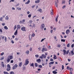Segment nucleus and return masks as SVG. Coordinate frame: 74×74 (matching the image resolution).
Instances as JSON below:
<instances>
[{
    "label": "nucleus",
    "mask_w": 74,
    "mask_h": 74,
    "mask_svg": "<svg viewBox=\"0 0 74 74\" xmlns=\"http://www.w3.org/2000/svg\"><path fill=\"white\" fill-rule=\"evenodd\" d=\"M44 27H45V25L44 24H42L41 25L40 29L42 30H43Z\"/></svg>",
    "instance_id": "nucleus-2"
},
{
    "label": "nucleus",
    "mask_w": 74,
    "mask_h": 74,
    "mask_svg": "<svg viewBox=\"0 0 74 74\" xmlns=\"http://www.w3.org/2000/svg\"><path fill=\"white\" fill-rule=\"evenodd\" d=\"M70 32V29H67L66 31V34H69V32Z\"/></svg>",
    "instance_id": "nucleus-11"
},
{
    "label": "nucleus",
    "mask_w": 74,
    "mask_h": 74,
    "mask_svg": "<svg viewBox=\"0 0 74 74\" xmlns=\"http://www.w3.org/2000/svg\"><path fill=\"white\" fill-rule=\"evenodd\" d=\"M42 56H40V59H43V58H44V54H42Z\"/></svg>",
    "instance_id": "nucleus-17"
},
{
    "label": "nucleus",
    "mask_w": 74,
    "mask_h": 74,
    "mask_svg": "<svg viewBox=\"0 0 74 74\" xmlns=\"http://www.w3.org/2000/svg\"><path fill=\"white\" fill-rule=\"evenodd\" d=\"M2 26H4L5 25V23H3L2 24Z\"/></svg>",
    "instance_id": "nucleus-37"
},
{
    "label": "nucleus",
    "mask_w": 74,
    "mask_h": 74,
    "mask_svg": "<svg viewBox=\"0 0 74 74\" xmlns=\"http://www.w3.org/2000/svg\"><path fill=\"white\" fill-rule=\"evenodd\" d=\"M70 47V43H69L67 45V47Z\"/></svg>",
    "instance_id": "nucleus-52"
},
{
    "label": "nucleus",
    "mask_w": 74,
    "mask_h": 74,
    "mask_svg": "<svg viewBox=\"0 0 74 74\" xmlns=\"http://www.w3.org/2000/svg\"><path fill=\"white\" fill-rule=\"evenodd\" d=\"M63 52L64 54L63 55H66V51L65 49H64L63 50Z\"/></svg>",
    "instance_id": "nucleus-18"
},
{
    "label": "nucleus",
    "mask_w": 74,
    "mask_h": 74,
    "mask_svg": "<svg viewBox=\"0 0 74 74\" xmlns=\"http://www.w3.org/2000/svg\"><path fill=\"white\" fill-rule=\"evenodd\" d=\"M40 0H38L35 1V3H40Z\"/></svg>",
    "instance_id": "nucleus-16"
},
{
    "label": "nucleus",
    "mask_w": 74,
    "mask_h": 74,
    "mask_svg": "<svg viewBox=\"0 0 74 74\" xmlns=\"http://www.w3.org/2000/svg\"><path fill=\"white\" fill-rule=\"evenodd\" d=\"M69 69H70V71H73V69L72 68H69Z\"/></svg>",
    "instance_id": "nucleus-36"
},
{
    "label": "nucleus",
    "mask_w": 74,
    "mask_h": 74,
    "mask_svg": "<svg viewBox=\"0 0 74 74\" xmlns=\"http://www.w3.org/2000/svg\"><path fill=\"white\" fill-rule=\"evenodd\" d=\"M29 59H26L25 60V66H26L28 64H29Z\"/></svg>",
    "instance_id": "nucleus-1"
},
{
    "label": "nucleus",
    "mask_w": 74,
    "mask_h": 74,
    "mask_svg": "<svg viewBox=\"0 0 74 74\" xmlns=\"http://www.w3.org/2000/svg\"><path fill=\"white\" fill-rule=\"evenodd\" d=\"M4 59V57H2V58H1L0 60H3Z\"/></svg>",
    "instance_id": "nucleus-48"
},
{
    "label": "nucleus",
    "mask_w": 74,
    "mask_h": 74,
    "mask_svg": "<svg viewBox=\"0 0 74 74\" xmlns=\"http://www.w3.org/2000/svg\"><path fill=\"white\" fill-rule=\"evenodd\" d=\"M53 32V30L51 29V30L50 31L51 33H52Z\"/></svg>",
    "instance_id": "nucleus-59"
},
{
    "label": "nucleus",
    "mask_w": 74,
    "mask_h": 74,
    "mask_svg": "<svg viewBox=\"0 0 74 74\" xmlns=\"http://www.w3.org/2000/svg\"><path fill=\"white\" fill-rule=\"evenodd\" d=\"M14 34L15 36H17L18 35V30H16V32H14Z\"/></svg>",
    "instance_id": "nucleus-8"
},
{
    "label": "nucleus",
    "mask_w": 74,
    "mask_h": 74,
    "mask_svg": "<svg viewBox=\"0 0 74 74\" xmlns=\"http://www.w3.org/2000/svg\"><path fill=\"white\" fill-rule=\"evenodd\" d=\"M3 28L4 29H5V30H8V28L7 26H5Z\"/></svg>",
    "instance_id": "nucleus-15"
},
{
    "label": "nucleus",
    "mask_w": 74,
    "mask_h": 74,
    "mask_svg": "<svg viewBox=\"0 0 74 74\" xmlns=\"http://www.w3.org/2000/svg\"><path fill=\"white\" fill-rule=\"evenodd\" d=\"M37 61L39 63H40V62H41V59H39L37 60Z\"/></svg>",
    "instance_id": "nucleus-12"
},
{
    "label": "nucleus",
    "mask_w": 74,
    "mask_h": 74,
    "mask_svg": "<svg viewBox=\"0 0 74 74\" xmlns=\"http://www.w3.org/2000/svg\"><path fill=\"white\" fill-rule=\"evenodd\" d=\"M54 63V62H50L49 63V64L50 65V64H53Z\"/></svg>",
    "instance_id": "nucleus-23"
},
{
    "label": "nucleus",
    "mask_w": 74,
    "mask_h": 74,
    "mask_svg": "<svg viewBox=\"0 0 74 74\" xmlns=\"http://www.w3.org/2000/svg\"><path fill=\"white\" fill-rule=\"evenodd\" d=\"M5 19L6 20H7L8 21V19H9V18H8V16H7L5 17Z\"/></svg>",
    "instance_id": "nucleus-21"
},
{
    "label": "nucleus",
    "mask_w": 74,
    "mask_h": 74,
    "mask_svg": "<svg viewBox=\"0 0 74 74\" xmlns=\"http://www.w3.org/2000/svg\"><path fill=\"white\" fill-rule=\"evenodd\" d=\"M57 58V57H56V56L55 55H54V57H53V59L55 60V59H56Z\"/></svg>",
    "instance_id": "nucleus-24"
},
{
    "label": "nucleus",
    "mask_w": 74,
    "mask_h": 74,
    "mask_svg": "<svg viewBox=\"0 0 74 74\" xmlns=\"http://www.w3.org/2000/svg\"><path fill=\"white\" fill-rule=\"evenodd\" d=\"M62 4H64L65 3V1L64 0H63L62 1Z\"/></svg>",
    "instance_id": "nucleus-44"
},
{
    "label": "nucleus",
    "mask_w": 74,
    "mask_h": 74,
    "mask_svg": "<svg viewBox=\"0 0 74 74\" xmlns=\"http://www.w3.org/2000/svg\"><path fill=\"white\" fill-rule=\"evenodd\" d=\"M38 11L40 13H42V9L41 8H40L38 10Z\"/></svg>",
    "instance_id": "nucleus-7"
},
{
    "label": "nucleus",
    "mask_w": 74,
    "mask_h": 74,
    "mask_svg": "<svg viewBox=\"0 0 74 74\" xmlns=\"http://www.w3.org/2000/svg\"><path fill=\"white\" fill-rule=\"evenodd\" d=\"M28 18H31V16H32V15L31 14H29L28 15Z\"/></svg>",
    "instance_id": "nucleus-43"
},
{
    "label": "nucleus",
    "mask_w": 74,
    "mask_h": 74,
    "mask_svg": "<svg viewBox=\"0 0 74 74\" xmlns=\"http://www.w3.org/2000/svg\"><path fill=\"white\" fill-rule=\"evenodd\" d=\"M30 0H28L27 2H26L25 3V4H28L30 3Z\"/></svg>",
    "instance_id": "nucleus-13"
},
{
    "label": "nucleus",
    "mask_w": 74,
    "mask_h": 74,
    "mask_svg": "<svg viewBox=\"0 0 74 74\" xmlns=\"http://www.w3.org/2000/svg\"><path fill=\"white\" fill-rule=\"evenodd\" d=\"M62 70H64V65H62Z\"/></svg>",
    "instance_id": "nucleus-54"
},
{
    "label": "nucleus",
    "mask_w": 74,
    "mask_h": 74,
    "mask_svg": "<svg viewBox=\"0 0 74 74\" xmlns=\"http://www.w3.org/2000/svg\"><path fill=\"white\" fill-rule=\"evenodd\" d=\"M26 28L25 27H23L21 28V30L22 31L25 32L26 30H25Z\"/></svg>",
    "instance_id": "nucleus-6"
},
{
    "label": "nucleus",
    "mask_w": 74,
    "mask_h": 74,
    "mask_svg": "<svg viewBox=\"0 0 74 74\" xmlns=\"http://www.w3.org/2000/svg\"><path fill=\"white\" fill-rule=\"evenodd\" d=\"M4 40H5V42H7V37H5Z\"/></svg>",
    "instance_id": "nucleus-42"
},
{
    "label": "nucleus",
    "mask_w": 74,
    "mask_h": 74,
    "mask_svg": "<svg viewBox=\"0 0 74 74\" xmlns=\"http://www.w3.org/2000/svg\"><path fill=\"white\" fill-rule=\"evenodd\" d=\"M25 53H26V54H29V51H27L26 52H25Z\"/></svg>",
    "instance_id": "nucleus-26"
},
{
    "label": "nucleus",
    "mask_w": 74,
    "mask_h": 74,
    "mask_svg": "<svg viewBox=\"0 0 74 74\" xmlns=\"http://www.w3.org/2000/svg\"><path fill=\"white\" fill-rule=\"evenodd\" d=\"M29 51H32V47H31L29 49Z\"/></svg>",
    "instance_id": "nucleus-60"
},
{
    "label": "nucleus",
    "mask_w": 74,
    "mask_h": 74,
    "mask_svg": "<svg viewBox=\"0 0 74 74\" xmlns=\"http://www.w3.org/2000/svg\"><path fill=\"white\" fill-rule=\"evenodd\" d=\"M35 57H36V58H38L39 56H38V55H36L35 56Z\"/></svg>",
    "instance_id": "nucleus-51"
},
{
    "label": "nucleus",
    "mask_w": 74,
    "mask_h": 74,
    "mask_svg": "<svg viewBox=\"0 0 74 74\" xmlns=\"http://www.w3.org/2000/svg\"><path fill=\"white\" fill-rule=\"evenodd\" d=\"M3 21V17L0 18V21Z\"/></svg>",
    "instance_id": "nucleus-45"
},
{
    "label": "nucleus",
    "mask_w": 74,
    "mask_h": 74,
    "mask_svg": "<svg viewBox=\"0 0 74 74\" xmlns=\"http://www.w3.org/2000/svg\"><path fill=\"white\" fill-rule=\"evenodd\" d=\"M19 23H23L22 21H20Z\"/></svg>",
    "instance_id": "nucleus-64"
},
{
    "label": "nucleus",
    "mask_w": 74,
    "mask_h": 74,
    "mask_svg": "<svg viewBox=\"0 0 74 74\" xmlns=\"http://www.w3.org/2000/svg\"><path fill=\"white\" fill-rule=\"evenodd\" d=\"M51 15H53V10L52 9H51Z\"/></svg>",
    "instance_id": "nucleus-30"
},
{
    "label": "nucleus",
    "mask_w": 74,
    "mask_h": 74,
    "mask_svg": "<svg viewBox=\"0 0 74 74\" xmlns=\"http://www.w3.org/2000/svg\"><path fill=\"white\" fill-rule=\"evenodd\" d=\"M17 10H21V9L20 8H19L18 7L16 8Z\"/></svg>",
    "instance_id": "nucleus-34"
},
{
    "label": "nucleus",
    "mask_w": 74,
    "mask_h": 74,
    "mask_svg": "<svg viewBox=\"0 0 74 74\" xmlns=\"http://www.w3.org/2000/svg\"><path fill=\"white\" fill-rule=\"evenodd\" d=\"M21 29V26H20L19 25H17V30L20 29Z\"/></svg>",
    "instance_id": "nucleus-10"
},
{
    "label": "nucleus",
    "mask_w": 74,
    "mask_h": 74,
    "mask_svg": "<svg viewBox=\"0 0 74 74\" xmlns=\"http://www.w3.org/2000/svg\"><path fill=\"white\" fill-rule=\"evenodd\" d=\"M69 52V50H67L66 52V55H68V53Z\"/></svg>",
    "instance_id": "nucleus-35"
},
{
    "label": "nucleus",
    "mask_w": 74,
    "mask_h": 74,
    "mask_svg": "<svg viewBox=\"0 0 74 74\" xmlns=\"http://www.w3.org/2000/svg\"><path fill=\"white\" fill-rule=\"evenodd\" d=\"M61 42H65L66 41V40L64 39H62L61 40Z\"/></svg>",
    "instance_id": "nucleus-27"
},
{
    "label": "nucleus",
    "mask_w": 74,
    "mask_h": 74,
    "mask_svg": "<svg viewBox=\"0 0 74 74\" xmlns=\"http://www.w3.org/2000/svg\"><path fill=\"white\" fill-rule=\"evenodd\" d=\"M8 58H9V59H10L11 60L13 59V56L11 55L9 56L8 57Z\"/></svg>",
    "instance_id": "nucleus-5"
},
{
    "label": "nucleus",
    "mask_w": 74,
    "mask_h": 74,
    "mask_svg": "<svg viewBox=\"0 0 74 74\" xmlns=\"http://www.w3.org/2000/svg\"><path fill=\"white\" fill-rule=\"evenodd\" d=\"M37 63H35V66L36 67H37Z\"/></svg>",
    "instance_id": "nucleus-38"
},
{
    "label": "nucleus",
    "mask_w": 74,
    "mask_h": 74,
    "mask_svg": "<svg viewBox=\"0 0 74 74\" xmlns=\"http://www.w3.org/2000/svg\"><path fill=\"white\" fill-rule=\"evenodd\" d=\"M3 73H4V74H9V73H8V72L5 71H4Z\"/></svg>",
    "instance_id": "nucleus-31"
},
{
    "label": "nucleus",
    "mask_w": 74,
    "mask_h": 74,
    "mask_svg": "<svg viewBox=\"0 0 74 74\" xmlns=\"http://www.w3.org/2000/svg\"><path fill=\"white\" fill-rule=\"evenodd\" d=\"M53 74H57V72H56V71H54L52 72Z\"/></svg>",
    "instance_id": "nucleus-20"
},
{
    "label": "nucleus",
    "mask_w": 74,
    "mask_h": 74,
    "mask_svg": "<svg viewBox=\"0 0 74 74\" xmlns=\"http://www.w3.org/2000/svg\"><path fill=\"white\" fill-rule=\"evenodd\" d=\"M66 8V5H64L62 7V8L64 9Z\"/></svg>",
    "instance_id": "nucleus-56"
},
{
    "label": "nucleus",
    "mask_w": 74,
    "mask_h": 74,
    "mask_svg": "<svg viewBox=\"0 0 74 74\" xmlns=\"http://www.w3.org/2000/svg\"><path fill=\"white\" fill-rule=\"evenodd\" d=\"M29 23H30L31 24H32V22H33V21L32 20H29Z\"/></svg>",
    "instance_id": "nucleus-39"
},
{
    "label": "nucleus",
    "mask_w": 74,
    "mask_h": 74,
    "mask_svg": "<svg viewBox=\"0 0 74 74\" xmlns=\"http://www.w3.org/2000/svg\"><path fill=\"white\" fill-rule=\"evenodd\" d=\"M7 71H9L11 69V67H10V64H8L7 66Z\"/></svg>",
    "instance_id": "nucleus-3"
},
{
    "label": "nucleus",
    "mask_w": 74,
    "mask_h": 74,
    "mask_svg": "<svg viewBox=\"0 0 74 74\" xmlns=\"http://www.w3.org/2000/svg\"><path fill=\"white\" fill-rule=\"evenodd\" d=\"M4 54V52H2L1 53V56H3V55Z\"/></svg>",
    "instance_id": "nucleus-50"
},
{
    "label": "nucleus",
    "mask_w": 74,
    "mask_h": 74,
    "mask_svg": "<svg viewBox=\"0 0 74 74\" xmlns=\"http://www.w3.org/2000/svg\"><path fill=\"white\" fill-rule=\"evenodd\" d=\"M30 66L31 67V66H32V67H33L34 68V63H32L31 64V65H30Z\"/></svg>",
    "instance_id": "nucleus-32"
},
{
    "label": "nucleus",
    "mask_w": 74,
    "mask_h": 74,
    "mask_svg": "<svg viewBox=\"0 0 74 74\" xmlns=\"http://www.w3.org/2000/svg\"><path fill=\"white\" fill-rule=\"evenodd\" d=\"M25 19H23L22 20V22H23V24H25Z\"/></svg>",
    "instance_id": "nucleus-19"
},
{
    "label": "nucleus",
    "mask_w": 74,
    "mask_h": 74,
    "mask_svg": "<svg viewBox=\"0 0 74 74\" xmlns=\"http://www.w3.org/2000/svg\"><path fill=\"white\" fill-rule=\"evenodd\" d=\"M55 4L56 5V7H58V4H57V3L56 2H56L55 3Z\"/></svg>",
    "instance_id": "nucleus-28"
},
{
    "label": "nucleus",
    "mask_w": 74,
    "mask_h": 74,
    "mask_svg": "<svg viewBox=\"0 0 74 74\" xmlns=\"http://www.w3.org/2000/svg\"><path fill=\"white\" fill-rule=\"evenodd\" d=\"M33 27H36V25H35V24L33 25Z\"/></svg>",
    "instance_id": "nucleus-57"
},
{
    "label": "nucleus",
    "mask_w": 74,
    "mask_h": 74,
    "mask_svg": "<svg viewBox=\"0 0 74 74\" xmlns=\"http://www.w3.org/2000/svg\"><path fill=\"white\" fill-rule=\"evenodd\" d=\"M14 1H15V0H11L10 1V2H14Z\"/></svg>",
    "instance_id": "nucleus-55"
},
{
    "label": "nucleus",
    "mask_w": 74,
    "mask_h": 74,
    "mask_svg": "<svg viewBox=\"0 0 74 74\" xmlns=\"http://www.w3.org/2000/svg\"><path fill=\"white\" fill-rule=\"evenodd\" d=\"M14 72L13 71H11L10 72V74H14Z\"/></svg>",
    "instance_id": "nucleus-40"
},
{
    "label": "nucleus",
    "mask_w": 74,
    "mask_h": 74,
    "mask_svg": "<svg viewBox=\"0 0 74 74\" xmlns=\"http://www.w3.org/2000/svg\"><path fill=\"white\" fill-rule=\"evenodd\" d=\"M1 65L2 67H4V64L3 62H1Z\"/></svg>",
    "instance_id": "nucleus-14"
},
{
    "label": "nucleus",
    "mask_w": 74,
    "mask_h": 74,
    "mask_svg": "<svg viewBox=\"0 0 74 74\" xmlns=\"http://www.w3.org/2000/svg\"><path fill=\"white\" fill-rule=\"evenodd\" d=\"M42 52H44L45 51V48H43L42 50Z\"/></svg>",
    "instance_id": "nucleus-33"
},
{
    "label": "nucleus",
    "mask_w": 74,
    "mask_h": 74,
    "mask_svg": "<svg viewBox=\"0 0 74 74\" xmlns=\"http://www.w3.org/2000/svg\"><path fill=\"white\" fill-rule=\"evenodd\" d=\"M6 62L7 63H9V62H10V58H9L8 57L7 58V59L6 60Z\"/></svg>",
    "instance_id": "nucleus-9"
},
{
    "label": "nucleus",
    "mask_w": 74,
    "mask_h": 74,
    "mask_svg": "<svg viewBox=\"0 0 74 74\" xmlns=\"http://www.w3.org/2000/svg\"><path fill=\"white\" fill-rule=\"evenodd\" d=\"M45 39H46L45 38L43 39H42L41 41V42H42V41H44V40H45Z\"/></svg>",
    "instance_id": "nucleus-41"
},
{
    "label": "nucleus",
    "mask_w": 74,
    "mask_h": 74,
    "mask_svg": "<svg viewBox=\"0 0 74 74\" xmlns=\"http://www.w3.org/2000/svg\"><path fill=\"white\" fill-rule=\"evenodd\" d=\"M16 25L14 26V30H15L16 29Z\"/></svg>",
    "instance_id": "nucleus-61"
},
{
    "label": "nucleus",
    "mask_w": 74,
    "mask_h": 74,
    "mask_svg": "<svg viewBox=\"0 0 74 74\" xmlns=\"http://www.w3.org/2000/svg\"><path fill=\"white\" fill-rule=\"evenodd\" d=\"M71 54H72V56L74 55V52L73 51V50L71 51Z\"/></svg>",
    "instance_id": "nucleus-22"
},
{
    "label": "nucleus",
    "mask_w": 74,
    "mask_h": 74,
    "mask_svg": "<svg viewBox=\"0 0 74 74\" xmlns=\"http://www.w3.org/2000/svg\"><path fill=\"white\" fill-rule=\"evenodd\" d=\"M35 36V34H32V37H34V36Z\"/></svg>",
    "instance_id": "nucleus-62"
},
{
    "label": "nucleus",
    "mask_w": 74,
    "mask_h": 74,
    "mask_svg": "<svg viewBox=\"0 0 74 74\" xmlns=\"http://www.w3.org/2000/svg\"><path fill=\"white\" fill-rule=\"evenodd\" d=\"M39 68H41L42 67V65H39Z\"/></svg>",
    "instance_id": "nucleus-47"
},
{
    "label": "nucleus",
    "mask_w": 74,
    "mask_h": 74,
    "mask_svg": "<svg viewBox=\"0 0 74 74\" xmlns=\"http://www.w3.org/2000/svg\"><path fill=\"white\" fill-rule=\"evenodd\" d=\"M22 62L20 63L19 64V66L21 67L22 66Z\"/></svg>",
    "instance_id": "nucleus-29"
},
{
    "label": "nucleus",
    "mask_w": 74,
    "mask_h": 74,
    "mask_svg": "<svg viewBox=\"0 0 74 74\" xmlns=\"http://www.w3.org/2000/svg\"><path fill=\"white\" fill-rule=\"evenodd\" d=\"M12 44H14V41L13 40L11 41Z\"/></svg>",
    "instance_id": "nucleus-46"
},
{
    "label": "nucleus",
    "mask_w": 74,
    "mask_h": 74,
    "mask_svg": "<svg viewBox=\"0 0 74 74\" xmlns=\"http://www.w3.org/2000/svg\"><path fill=\"white\" fill-rule=\"evenodd\" d=\"M10 63H14V60H11L10 61Z\"/></svg>",
    "instance_id": "nucleus-53"
},
{
    "label": "nucleus",
    "mask_w": 74,
    "mask_h": 74,
    "mask_svg": "<svg viewBox=\"0 0 74 74\" xmlns=\"http://www.w3.org/2000/svg\"><path fill=\"white\" fill-rule=\"evenodd\" d=\"M18 67V65L17 64H15L13 66V67L12 68L13 70H14L15 69H16Z\"/></svg>",
    "instance_id": "nucleus-4"
},
{
    "label": "nucleus",
    "mask_w": 74,
    "mask_h": 74,
    "mask_svg": "<svg viewBox=\"0 0 74 74\" xmlns=\"http://www.w3.org/2000/svg\"><path fill=\"white\" fill-rule=\"evenodd\" d=\"M53 29L54 30H56V28L54 27L53 28Z\"/></svg>",
    "instance_id": "nucleus-63"
},
{
    "label": "nucleus",
    "mask_w": 74,
    "mask_h": 74,
    "mask_svg": "<svg viewBox=\"0 0 74 74\" xmlns=\"http://www.w3.org/2000/svg\"><path fill=\"white\" fill-rule=\"evenodd\" d=\"M71 48H73V47H74V44H72L71 46Z\"/></svg>",
    "instance_id": "nucleus-49"
},
{
    "label": "nucleus",
    "mask_w": 74,
    "mask_h": 74,
    "mask_svg": "<svg viewBox=\"0 0 74 74\" xmlns=\"http://www.w3.org/2000/svg\"><path fill=\"white\" fill-rule=\"evenodd\" d=\"M60 46H61L60 45H58V48H60Z\"/></svg>",
    "instance_id": "nucleus-58"
},
{
    "label": "nucleus",
    "mask_w": 74,
    "mask_h": 74,
    "mask_svg": "<svg viewBox=\"0 0 74 74\" xmlns=\"http://www.w3.org/2000/svg\"><path fill=\"white\" fill-rule=\"evenodd\" d=\"M32 35H29V40L32 39Z\"/></svg>",
    "instance_id": "nucleus-25"
}]
</instances>
